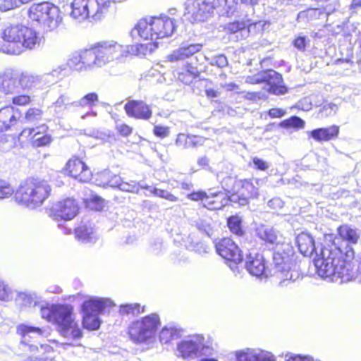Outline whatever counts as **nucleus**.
<instances>
[{
	"mask_svg": "<svg viewBox=\"0 0 361 361\" xmlns=\"http://www.w3.org/2000/svg\"><path fill=\"white\" fill-rule=\"evenodd\" d=\"M132 49L131 46L123 45L114 40L102 41L90 49L73 53L66 65L78 72L102 68L114 61L127 56Z\"/></svg>",
	"mask_w": 361,
	"mask_h": 361,
	"instance_id": "obj_1",
	"label": "nucleus"
},
{
	"mask_svg": "<svg viewBox=\"0 0 361 361\" xmlns=\"http://www.w3.org/2000/svg\"><path fill=\"white\" fill-rule=\"evenodd\" d=\"M345 251L338 247H324L320 255L314 260L319 276L331 281L348 282L357 280L361 283V273L357 276L352 269L350 260L354 257V250L347 246Z\"/></svg>",
	"mask_w": 361,
	"mask_h": 361,
	"instance_id": "obj_2",
	"label": "nucleus"
},
{
	"mask_svg": "<svg viewBox=\"0 0 361 361\" xmlns=\"http://www.w3.org/2000/svg\"><path fill=\"white\" fill-rule=\"evenodd\" d=\"M4 44L0 51L12 55L21 54L24 49H32L39 43L37 32L22 25H9L1 32Z\"/></svg>",
	"mask_w": 361,
	"mask_h": 361,
	"instance_id": "obj_3",
	"label": "nucleus"
},
{
	"mask_svg": "<svg viewBox=\"0 0 361 361\" xmlns=\"http://www.w3.org/2000/svg\"><path fill=\"white\" fill-rule=\"evenodd\" d=\"M51 186L47 180L27 179L22 183L15 192L16 201L27 208L40 207L49 197Z\"/></svg>",
	"mask_w": 361,
	"mask_h": 361,
	"instance_id": "obj_4",
	"label": "nucleus"
},
{
	"mask_svg": "<svg viewBox=\"0 0 361 361\" xmlns=\"http://www.w3.org/2000/svg\"><path fill=\"white\" fill-rule=\"evenodd\" d=\"M161 324L157 314H151L130 322L128 327L130 341L135 345L152 343Z\"/></svg>",
	"mask_w": 361,
	"mask_h": 361,
	"instance_id": "obj_5",
	"label": "nucleus"
},
{
	"mask_svg": "<svg viewBox=\"0 0 361 361\" xmlns=\"http://www.w3.org/2000/svg\"><path fill=\"white\" fill-rule=\"evenodd\" d=\"M176 352L178 357L192 360L211 356L214 354V349L209 337L194 334L180 340L176 345Z\"/></svg>",
	"mask_w": 361,
	"mask_h": 361,
	"instance_id": "obj_6",
	"label": "nucleus"
},
{
	"mask_svg": "<svg viewBox=\"0 0 361 361\" xmlns=\"http://www.w3.org/2000/svg\"><path fill=\"white\" fill-rule=\"evenodd\" d=\"M111 6V0H73L70 16L78 21L97 20Z\"/></svg>",
	"mask_w": 361,
	"mask_h": 361,
	"instance_id": "obj_7",
	"label": "nucleus"
},
{
	"mask_svg": "<svg viewBox=\"0 0 361 361\" xmlns=\"http://www.w3.org/2000/svg\"><path fill=\"white\" fill-rule=\"evenodd\" d=\"M28 13L32 20L38 22L48 31L56 30L62 23L59 8L48 1L32 4Z\"/></svg>",
	"mask_w": 361,
	"mask_h": 361,
	"instance_id": "obj_8",
	"label": "nucleus"
},
{
	"mask_svg": "<svg viewBox=\"0 0 361 361\" xmlns=\"http://www.w3.org/2000/svg\"><path fill=\"white\" fill-rule=\"evenodd\" d=\"M53 323L58 325L61 334L68 338H80L82 331L73 318V307L56 305Z\"/></svg>",
	"mask_w": 361,
	"mask_h": 361,
	"instance_id": "obj_9",
	"label": "nucleus"
},
{
	"mask_svg": "<svg viewBox=\"0 0 361 361\" xmlns=\"http://www.w3.org/2000/svg\"><path fill=\"white\" fill-rule=\"evenodd\" d=\"M215 12L214 0H187L183 16L186 20L195 23L207 20Z\"/></svg>",
	"mask_w": 361,
	"mask_h": 361,
	"instance_id": "obj_10",
	"label": "nucleus"
},
{
	"mask_svg": "<svg viewBox=\"0 0 361 361\" xmlns=\"http://www.w3.org/2000/svg\"><path fill=\"white\" fill-rule=\"evenodd\" d=\"M260 181L259 178L235 180V188L238 189V191L229 197V201L244 206L248 204L250 199L258 198Z\"/></svg>",
	"mask_w": 361,
	"mask_h": 361,
	"instance_id": "obj_11",
	"label": "nucleus"
},
{
	"mask_svg": "<svg viewBox=\"0 0 361 361\" xmlns=\"http://www.w3.org/2000/svg\"><path fill=\"white\" fill-rule=\"evenodd\" d=\"M245 82L249 84L266 82L269 87L268 91L277 95L284 94L287 92V88L282 84L281 75L274 70L264 71L254 75L247 76Z\"/></svg>",
	"mask_w": 361,
	"mask_h": 361,
	"instance_id": "obj_12",
	"label": "nucleus"
},
{
	"mask_svg": "<svg viewBox=\"0 0 361 361\" xmlns=\"http://www.w3.org/2000/svg\"><path fill=\"white\" fill-rule=\"evenodd\" d=\"M216 252L229 262V267L236 275L238 264L243 261V255L237 245L230 238H224L216 244Z\"/></svg>",
	"mask_w": 361,
	"mask_h": 361,
	"instance_id": "obj_13",
	"label": "nucleus"
},
{
	"mask_svg": "<svg viewBox=\"0 0 361 361\" xmlns=\"http://www.w3.org/2000/svg\"><path fill=\"white\" fill-rule=\"evenodd\" d=\"M274 273L281 286H286L288 282H293L300 278L297 270H292L288 263L279 253H275L273 258Z\"/></svg>",
	"mask_w": 361,
	"mask_h": 361,
	"instance_id": "obj_14",
	"label": "nucleus"
},
{
	"mask_svg": "<svg viewBox=\"0 0 361 361\" xmlns=\"http://www.w3.org/2000/svg\"><path fill=\"white\" fill-rule=\"evenodd\" d=\"M78 212V205L72 198H66L54 204L50 210V216L54 220H71Z\"/></svg>",
	"mask_w": 361,
	"mask_h": 361,
	"instance_id": "obj_15",
	"label": "nucleus"
},
{
	"mask_svg": "<svg viewBox=\"0 0 361 361\" xmlns=\"http://www.w3.org/2000/svg\"><path fill=\"white\" fill-rule=\"evenodd\" d=\"M236 361H276L270 351L262 348H247L234 352Z\"/></svg>",
	"mask_w": 361,
	"mask_h": 361,
	"instance_id": "obj_16",
	"label": "nucleus"
},
{
	"mask_svg": "<svg viewBox=\"0 0 361 361\" xmlns=\"http://www.w3.org/2000/svg\"><path fill=\"white\" fill-rule=\"evenodd\" d=\"M245 268L250 274L256 277H267L269 274L264 257L262 255L254 251L247 255Z\"/></svg>",
	"mask_w": 361,
	"mask_h": 361,
	"instance_id": "obj_17",
	"label": "nucleus"
},
{
	"mask_svg": "<svg viewBox=\"0 0 361 361\" xmlns=\"http://www.w3.org/2000/svg\"><path fill=\"white\" fill-rule=\"evenodd\" d=\"M153 20L157 39L169 37L175 32L176 25L173 18L161 14L159 16H154Z\"/></svg>",
	"mask_w": 361,
	"mask_h": 361,
	"instance_id": "obj_18",
	"label": "nucleus"
},
{
	"mask_svg": "<svg viewBox=\"0 0 361 361\" xmlns=\"http://www.w3.org/2000/svg\"><path fill=\"white\" fill-rule=\"evenodd\" d=\"M66 171L71 176L81 182H88L92 177L90 169L82 161L77 158L71 159L68 161Z\"/></svg>",
	"mask_w": 361,
	"mask_h": 361,
	"instance_id": "obj_19",
	"label": "nucleus"
},
{
	"mask_svg": "<svg viewBox=\"0 0 361 361\" xmlns=\"http://www.w3.org/2000/svg\"><path fill=\"white\" fill-rule=\"evenodd\" d=\"M114 302L108 298L90 297L82 304L83 312L99 315L110 307L114 306Z\"/></svg>",
	"mask_w": 361,
	"mask_h": 361,
	"instance_id": "obj_20",
	"label": "nucleus"
},
{
	"mask_svg": "<svg viewBox=\"0 0 361 361\" xmlns=\"http://www.w3.org/2000/svg\"><path fill=\"white\" fill-rule=\"evenodd\" d=\"M100 177L106 180L103 182V186L118 188L122 191L138 193V186L135 181L123 182L120 176L106 172L101 174Z\"/></svg>",
	"mask_w": 361,
	"mask_h": 361,
	"instance_id": "obj_21",
	"label": "nucleus"
},
{
	"mask_svg": "<svg viewBox=\"0 0 361 361\" xmlns=\"http://www.w3.org/2000/svg\"><path fill=\"white\" fill-rule=\"evenodd\" d=\"M125 110L129 116L142 120H148L152 114L150 106L142 101L132 100L126 103Z\"/></svg>",
	"mask_w": 361,
	"mask_h": 361,
	"instance_id": "obj_22",
	"label": "nucleus"
},
{
	"mask_svg": "<svg viewBox=\"0 0 361 361\" xmlns=\"http://www.w3.org/2000/svg\"><path fill=\"white\" fill-rule=\"evenodd\" d=\"M135 35H137L140 38L145 40L150 39L152 41H156L157 38L153 17L139 20L131 31L132 36H135Z\"/></svg>",
	"mask_w": 361,
	"mask_h": 361,
	"instance_id": "obj_23",
	"label": "nucleus"
},
{
	"mask_svg": "<svg viewBox=\"0 0 361 361\" xmlns=\"http://www.w3.org/2000/svg\"><path fill=\"white\" fill-rule=\"evenodd\" d=\"M216 13L221 16H238L240 5L238 0H214Z\"/></svg>",
	"mask_w": 361,
	"mask_h": 361,
	"instance_id": "obj_24",
	"label": "nucleus"
},
{
	"mask_svg": "<svg viewBox=\"0 0 361 361\" xmlns=\"http://www.w3.org/2000/svg\"><path fill=\"white\" fill-rule=\"evenodd\" d=\"M20 116L18 109L7 106L0 109V131L7 130L16 124Z\"/></svg>",
	"mask_w": 361,
	"mask_h": 361,
	"instance_id": "obj_25",
	"label": "nucleus"
},
{
	"mask_svg": "<svg viewBox=\"0 0 361 361\" xmlns=\"http://www.w3.org/2000/svg\"><path fill=\"white\" fill-rule=\"evenodd\" d=\"M43 75H35L28 72H23L18 76V92L20 89L23 90H31L33 88L40 87L41 84L44 82Z\"/></svg>",
	"mask_w": 361,
	"mask_h": 361,
	"instance_id": "obj_26",
	"label": "nucleus"
},
{
	"mask_svg": "<svg viewBox=\"0 0 361 361\" xmlns=\"http://www.w3.org/2000/svg\"><path fill=\"white\" fill-rule=\"evenodd\" d=\"M247 20H238L230 22L224 25V30L227 33L235 34L238 39H244L247 38Z\"/></svg>",
	"mask_w": 361,
	"mask_h": 361,
	"instance_id": "obj_27",
	"label": "nucleus"
},
{
	"mask_svg": "<svg viewBox=\"0 0 361 361\" xmlns=\"http://www.w3.org/2000/svg\"><path fill=\"white\" fill-rule=\"evenodd\" d=\"M339 134V127L333 125L329 128H321L310 132L312 137L317 142H326L337 138Z\"/></svg>",
	"mask_w": 361,
	"mask_h": 361,
	"instance_id": "obj_28",
	"label": "nucleus"
},
{
	"mask_svg": "<svg viewBox=\"0 0 361 361\" xmlns=\"http://www.w3.org/2000/svg\"><path fill=\"white\" fill-rule=\"evenodd\" d=\"M205 138L201 136L179 133L177 135L175 144L183 149L197 147L204 144Z\"/></svg>",
	"mask_w": 361,
	"mask_h": 361,
	"instance_id": "obj_29",
	"label": "nucleus"
},
{
	"mask_svg": "<svg viewBox=\"0 0 361 361\" xmlns=\"http://www.w3.org/2000/svg\"><path fill=\"white\" fill-rule=\"evenodd\" d=\"M229 200V197L226 198L224 192H210L207 194L204 202V207L208 209H221L226 206Z\"/></svg>",
	"mask_w": 361,
	"mask_h": 361,
	"instance_id": "obj_30",
	"label": "nucleus"
},
{
	"mask_svg": "<svg viewBox=\"0 0 361 361\" xmlns=\"http://www.w3.org/2000/svg\"><path fill=\"white\" fill-rule=\"evenodd\" d=\"M17 332L22 337L20 345L28 343L30 338L34 340L38 339L43 334V330L42 329L26 324L18 326Z\"/></svg>",
	"mask_w": 361,
	"mask_h": 361,
	"instance_id": "obj_31",
	"label": "nucleus"
},
{
	"mask_svg": "<svg viewBox=\"0 0 361 361\" xmlns=\"http://www.w3.org/2000/svg\"><path fill=\"white\" fill-rule=\"evenodd\" d=\"M296 243L300 252L305 256L311 255L315 250L314 240L307 233H301L296 238Z\"/></svg>",
	"mask_w": 361,
	"mask_h": 361,
	"instance_id": "obj_32",
	"label": "nucleus"
},
{
	"mask_svg": "<svg viewBox=\"0 0 361 361\" xmlns=\"http://www.w3.org/2000/svg\"><path fill=\"white\" fill-rule=\"evenodd\" d=\"M75 237L82 243H93L96 241L97 236L94 228L87 224L80 226L75 229Z\"/></svg>",
	"mask_w": 361,
	"mask_h": 361,
	"instance_id": "obj_33",
	"label": "nucleus"
},
{
	"mask_svg": "<svg viewBox=\"0 0 361 361\" xmlns=\"http://www.w3.org/2000/svg\"><path fill=\"white\" fill-rule=\"evenodd\" d=\"M341 238L349 244H357L360 238V233L348 225H342L338 228Z\"/></svg>",
	"mask_w": 361,
	"mask_h": 361,
	"instance_id": "obj_34",
	"label": "nucleus"
},
{
	"mask_svg": "<svg viewBox=\"0 0 361 361\" xmlns=\"http://www.w3.org/2000/svg\"><path fill=\"white\" fill-rule=\"evenodd\" d=\"M182 331L176 326H164L159 333V341L161 343H169L181 336Z\"/></svg>",
	"mask_w": 361,
	"mask_h": 361,
	"instance_id": "obj_35",
	"label": "nucleus"
},
{
	"mask_svg": "<svg viewBox=\"0 0 361 361\" xmlns=\"http://www.w3.org/2000/svg\"><path fill=\"white\" fill-rule=\"evenodd\" d=\"M257 236L262 240L270 244L278 243V235L276 231L269 226L261 225L256 230Z\"/></svg>",
	"mask_w": 361,
	"mask_h": 361,
	"instance_id": "obj_36",
	"label": "nucleus"
},
{
	"mask_svg": "<svg viewBox=\"0 0 361 361\" xmlns=\"http://www.w3.org/2000/svg\"><path fill=\"white\" fill-rule=\"evenodd\" d=\"M18 92V87H16L13 80L5 77H0V99L8 94H15Z\"/></svg>",
	"mask_w": 361,
	"mask_h": 361,
	"instance_id": "obj_37",
	"label": "nucleus"
},
{
	"mask_svg": "<svg viewBox=\"0 0 361 361\" xmlns=\"http://www.w3.org/2000/svg\"><path fill=\"white\" fill-rule=\"evenodd\" d=\"M198 76V72L195 68L187 63L185 68L178 73V78L185 85H190L192 80Z\"/></svg>",
	"mask_w": 361,
	"mask_h": 361,
	"instance_id": "obj_38",
	"label": "nucleus"
},
{
	"mask_svg": "<svg viewBox=\"0 0 361 361\" xmlns=\"http://www.w3.org/2000/svg\"><path fill=\"white\" fill-rule=\"evenodd\" d=\"M66 63L60 64L54 68L51 71L43 74L45 82L54 83L64 76L66 71Z\"/></svg>",
	"mask_w": 361,
	"mask_h": 361,
	"instance_id": "obj_39",
	"label": "nucleus"
},
{
	"mask_svg": "<svg viewBox=\"0 0 361 361\" xmlns=\"http://www.w3.org/2000/svg\"><path fill=\"white\" fill-rule=\"evenodd\" d=\"M101 320L99 315L89 312H83L82 325L84 328L91 331L96 330L99 328Z\"/></svg>",
	"mask_w": 361,
	"mask_h": 361,
	"instance_id": "obj_40",
	"label": "nucleus"
},
{
	"mask_svg": "<svg viewBox=\"0 0 361 361\" xmlns=\"http://www.w3.org/2000/svg\"><path fill=\"white\" fill-rule=\"evenodd\" d=\"M270 23L267 20H259L247 23V37L250 35H257L269 27Z\"/></svg>",
	"mask_w": 361,
	"mask_h": 361,
	"instance_id": "obj_41",
	"label": "nucleus"
},
{
	"mask_svg": "<svg viewBox=\"0 0 361 361\" xmlns=\"http://www.w3.org/2000/svg\"><path fill=\"white\" fill-rule=\"evenodd\" d=\"M99 97L97 93L91 92L88 93L80 99L73 102V106L74 107H89L91 108L94 105V103L97 102Z\"/></svg>",
	"mask_w": 361,
	"mask_h": 361,
	"instance_id": "obj_42",
	"label": "nucleus"
},
{
	"mask_svg": "<svg viewBox=\"0 0 361 361\" xmlns=\"http://www.w3.org/2000/svg\"><path fill=\"white\" fill-rule=\"evenodd\" d=\"M69 106H73V102H71V98L67 94H61L56 101L53 103V107L56 112H61Z\"/></svg>",
	"mask_w": 361,
	"mask_h": 361,
	"instance_id": "obj_43",
	"label": "nucleus"
},
{
	"mask_svg": "<svg viewBox=\"0 0 361 361\" xmlns=\"http://www.w3.org/2000/svg\"><path fill=\"white\" fill-rule=\"evenodd\" d=\"M241 223L242 219L238 216H232L228 219V226L231 231L238 236L242 235L243 233Z\"/></svg>",
	"mask_w": 361,
	"mask_h": 361,
	"instance_id": "obj_44",
	"label": "nucleus"
},
{
	"mask_svg": "<svg viewBox=\"0 0 361 361\" xmlns=\"http://www.w3.org/2000/svg\"><path fill=\"white\" fill-rule=\"evenodd\" d=\"M43 116V111L41 109L33 107L30 108L25 113V120L27 123H35L39 121Z\"/></svg>",
	"mask_w": 361,
	"mask_h": 361,
	"instance_id": "obj_45",
	"label": "nucleus"
},
{
	"mask_svg": "<svg viewBox=\"0 0 361 361\" xmlns=\"http://www.w3.org/2000/svg\"><path fill=\"white\" fill-rule=\"evenodd\" d=\"M31 138L32 145L37 147L47 146L52 140L50 135H42L39 132H35Z\"/></svg>",
	"mask_w": 361,
	"mask_h": 361,
	"instance_id": "obj_46",
	"label": "nucleus"
},
{
	"mask_svg": "<svg viewBox=\"0 0 361 361\" xmlns=\"http://www.w3.org/2000/svg\"><path fill=\"white\" fill-rule=\"evenodd\" d=\"M187 59V54H185L182 44L179 48L173 50L171 54L166 56V61L171 63L182 61Z\"/></svg>",
	"mask_w": 361,
	"mask_h": 361,
	"instance_id": "obj_47",
	"label": "nucleus"
},
{
	"mask_svg": "<svg viewBox=\"0 0 361 361\" xmlns=\"http://www.w3.org/2000/svg\"><path fill=\"white\" fill-rule=\"evenodd\" d=\"M281 126L285 128H294L296 129L303 128L305 121L298 116H292L281 123Z\"/></svg>",
	"mask_w": 361,
	"mask_h": 361,
	"instance_id": "obj_48",
	"label": "nucleus"
},
{
	"mask_svg": "<svg viewBox=\"0 0 361 361\" xmlns=\"http://www.w3.org/2000/svg\"><path fill=\"white\" fill-rule=\"evenodd\" d=\"M143 312L144 309L140 310V305L137 303L121 305L119 310L121 314H136Z\"/></svg>",
	"mask_w": 361,
	"mask_h": 361,
	"instance_id": "obj_49",
	"label": "nucleus"
},
{
	"mask_svg": "<svg viewBox=\"0 0 361 361\" xmlns=\"http://www.w3.org/2000/svg\"><path fill=\"white\" fill-rule=\"evenodd\" d=\"M285 361H321L310 355L295 354L287 353L285 355Z\"/></svg>",
	"mask_w": 361,
	"mask_h": 361,
	"instance_id": "obj_50",
	"label": "nucleus"
},
{
	"mask_svg": "<svg viewBox=\"0 0 361 361\" xmlns=\"http://www.w3.org/2000/svg\"><path fill=\"white\" fill-rule=\"evenodd\" d=\"M338 111V106L333 103L324 104L318 112V118H323L334 115Z\"/></svg>",
	"mask_w": 361,
	"mask_h": 361,
	"instance_id": "obj_51",
	"label": "nucleus"
},
{
	"mask_svg": "<svg viewBox=\"0 0 361 361\" xmlns=\"http://www.w3.org/2000/svg\"><path fill=\"white\" fill-rule=\"evenodd\" d=\"M56 305H47L42 306L40 309V314L43 319H47L48 322H54V316L55 312Z\"/></svg>",
	"mask_w": 361,
	"mask_h": 361,
	"instance_id": "obj_52",
	"label": "nucleus"
},
{
	"mask_svg": "<svg viewBox=\"0 0 361 361\" xmlns=\"http://www.w3.org/2000/svg\"><path fill=\"white\" fill-rule=\"evenodd\" d=\"M198 82L200 86L205 88V94L208 98H216L219 96L220 93L210 87L212 85V82L210 80H201Z\"/></svg>",
	"mask_w": 361,
	"mask_h": 361,
	"instance_id": "obj_53",
	"label": "nucleus"
},
{
	"mask_svg": "<svg viewBox=\"0 0 361 361\" xmlns=\"http://www.w3.org/2000/svg\"><path fill=\"white\" fill-rule=\"evenodd\" d=\"M13 193V188L5 180L0 179V200L10 197Z\"/></svg>",
	"mask_w": 361,
	"mask_h": 361,
	"instance_id": "obj_54",
	"label": "nucleus"
},
{
	"mask_svg": "<svg viewBox=\"0 0 361 361\" xmlns=\"http://www.w3.org/2000/svg\"><path fill=\"white\" fill-rule=\"evenodd\" d=\"M182 47L183 49L185 50V54H187L188 59L190 56H193L195 54L199 52L202 48V44H187L183 43L182 44Z\"/></svg>",
	"mask_w": 361,
	"mask_h": 361,
	"instance_id": "obj_55",
	"label": "nucleus"
},
{
	"mask_svg": "<svg viewBox=\"0 0 361 361\" xmlns=\"http://www.w3.org/2000/svg\"><path fill=\"white\" fill-rule=\"evenodd\" d=\"M152 193H153L156 196L166 199L170 202H176L178 200L177 197H176L175 195H173L167 190L154 188L152 190Z\"/></svg>",
	"mask_w": 361,
	"mask_h": 361,
	"instance_id": "obj_56",
	"label": "nucleus"
},
{
	"mask_svg": "<svg viewBox=\"0 0 361 361\" xmlns=\"http://www.w3.org/2000/svg\"><path fill=\"white\" fill-rule=\"evenodd\" d=\"M207 60H209V63L212 66H216L219 68H224L227 66L228 65V60L227 58L223 55L220 54L218 56H215L212 58L207 59Z\"/></svg>",
	"mask_w": 361,
	"mask_h": 361,
	"instance_id": "obj_57",
	"label": "nucleus"
},
{
	"mask_svg": "<svg viewBox=\"0 0 361 361\" xmlns=\"http://www.w3.org/2000/svg\"><path fill=\"white\" fill-rule=\"evenodd\" d=\"M20 6L18 0H4L0 4V11L6 12Z\"/></svg>",
	"mask_w": 361,
	"mask_h": 361,
	"instance_id": "obj_58",
	"label": "nucleus"
},
{
	"mask_svg": "<svg viewBox=\"0 0 361 361\" xmlns=\"http://www.w3.org/2000/svg\"><path fill=\"white\" fill-rule=\"evenodd\" d=\"M252 160L254 168L256 169L266 171L269 168V164L267 161L257 157H252Z\"/></svg>",
	"mask_w": 361,
	"mask_h": 361,
	"instance_id": "obj_59",
	"label": "nucleus"
},
{
	"mask_svg": "<svg viewBox=\"0 0 361 361\" xmlns=\"http://www.w3.org/2000/svg\"><path fill=\"white\" fill-rule=\"evenodd\" d=\"M310 40L305 36H298L293 41L294 47L299 51H303L305 50L307 43Z\"/></svg>",
	"mask_w": 361,
	"mask_h": 361,
	"instance_id": "obj_60",
	"label": "nucleus"
},
{
	"mask_svg": "<svg viewBox=\"0 0 361 361\" xmlns=\"http://www.w3.org/2000/svg\"><path fill=\"white\" fill-rule=\"evenodd\" d=\"M18 298L22 301V304L24 306L31 307L35 306L37 304V302L35 300L34 298L31 295H28L27 293L19 294Z\"/></svg>",
	"mask_w": 361,
	"mask_h": 361,
	"instance_id": "obj_61",
	"label": "nucleus"
},
{
	"mask_svg": "<svg viewBox=\"0 0 361 361\" xmlns=\"http://www.w3.org/2000/svg\"><path fill=\"white\" fill-rule=\"evenodd\" d=\"M154 133L156 136L164 138L169 135V128L161 126H156L154 128Z\"/></svg>",
	"mask_w": 361,
	"mask_h": 361,
	"instance_id": "obj_62",
	"label": "nucleus"
},
{
	"mask_svg": "<svg viewBox=\"0 0 361 361\" xmlns=\"http://www.w3.org/2000/svg\"><path fill=\"white\" fill-rule=\"evenodd\" d=\"M12 100L14 104L21 106L30 103V97L27 94H20L13 97Z\"/></svg>",
	"mask_w": 361,
	"mask_h": 361,
	"instance_id": "obj_63",
	"label": "nucleus"
},
{
	"mask_svg": "<svg viewBox=\"0 0 361 361\" xmlns=\"http://www.w3.org/2000/svg\"><path fill=\"white\" fill-rule=\"evenodd\" d=\"M207 194V193L204 191L194 192L188 195V198L193 201L201 200L202 204H204Z\"/></svg>",
	"mask_w": 361,
	"mask_h": 361,
	"instance_id": "obj_64",
	"label": "nucleus"
}]
</instances>
